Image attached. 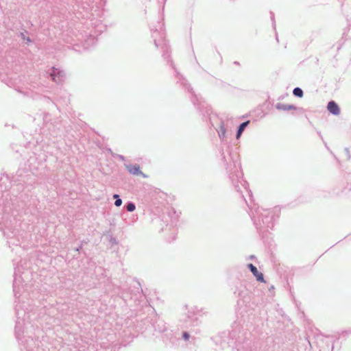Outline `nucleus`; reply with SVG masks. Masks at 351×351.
<instances>
[{"label":"nucleus","mask_w":351,"mask_h":351,"mask_svg":"<svg viewBox=\"0 0 351 351\" xmlns=\"http://www.w3.org/2000/svg\"><path fill=\"white\" fill-rule=\"evenodd\" d=\"M21 274H25L19 266L15 267L13 291L16 303V338L21 351H51L44 331L38 326L35 327L32 323L37 317L36 310L31 306L29 301L23 300L27 294L25 292ZM51 351H56V349L53 348Z\"/></svg>","instance_id":"obj_1"},{"label":"nucleus","mask_w":351,"mask_h":351,"mask_svg":"<svg viewBox=\"0 0 351 351\" xmlns=\"http://www.w3.org/2000/svg\"><path fill=\"white\" fill-rule=\"evenodd\" d=\"M154 45L156 48L160 47L162 51V56L163 59L167 61V64L172 67L175 71L176 77L178 79V82L180 83L189 93L191 94V100L195 106L199 110L202 112L203 117L210 116L212 112L211 108L204 101H202L201 97L195 93L191 84L188 82L175 67L173 60L171 59L170 47L165 38V33L163 32H158L157 29L152 32V35Z\"/></svg>","instance_id":"obj_2"},{"label":"nucleus","mask_w":351,"mask_h":351,"mask_svg":"<svg viewBox=\"0 0 351 351\" xmlns=\"http://www.w3.org/2000/svg\"><path fill=\"white\" fill-rule=\"evenodd\" d=\"M219 153L221 165L226 169L236 191L241 193V197H243V191L241 190V186L246 191L248 195L252 197V191L247 188V182L243 179V172L241 169L239 155L237 153H233L229 145H225L221 146Z\"/></svg>","instance_id":"obj_3"},{"label":"nucleus","mask_w":351,"mask_h":351,"mask_svg":"<svg viewBox=\"0 0 351 351\" xmlns=\"http://www.w3.org/2000/svg\"><path fill=\"white\" fill-rule=\"evenodd\" d=\"M250 197L249 202L244 197H243L248 206L250 211L249 215L254 222L257 231L260 234H263L269 230H272L274 226V215L276 210L274 209H264L256 205L252 206V196Z\"/></svg>","instance_id":"obj_4"},{"label":"nucleus","mask_w":351,"mask_h":351,"mask_svg":"<svg viewBox=\"0 0 351 351\" xmlns=\"http://www.w3.org/2000/svg\"><path fill=\"white\" fill-rule=\"evenodd\" d=\"M231 290L234 297L237 298L239 306H246L250 302L252 293L247 289L245 281L237 280L232 285Z\"/></svg>","instance_id":"obj_5"},{"label":"nucleus","mask_w":351,"mask_h":351,"mask_svg":"<svg viewBox=\"0 0 351 351\" xmlns=\"http://www.w3.org/2000/svg\"><path fill=\"white\" fill-rule=\"evenodd\" d=\"M237 330H232L229 333V337L231 339L230 341L227 343L228 346L232 348H236L238 351H243V350L247 349V348L245 347V346H243V344H246V346H248L250 343H247V341H244L243 338V334L242 335H239L237 337Z\"/></svg>","instance_id":"obj_6"},{"label":"nucleus","mask_w":351,"mask_h":351,"mask_svg":"<svg viewBox=\"0 0 351 351\" xmlns=\"http://www.w3.org/2000/svg\"><path fill=\"white\" fill-rule=\"evenodd\" d=\"M199 313V310L197 307H192L191 309L188 310L186 313V322H189L190 324L193 326H197L201 324V320L199 319L197 314Z\"/></svg>","instance_id":"obj_7"},{"label":"nucleus","mask_w":351,"mask_h":351,"mask_svg":"<svg viewBox=\"0 0 351 351\" xmlns=\"http://www.w3.org/2000/svg\"><path fill=\"white\" fill-rule=\"evenodd\" d=\"M49 75H50L51 80L56 84L62 83L65 77L64 72L62 70L57 69L54 66H52L50 69Z\"/></svg>","instance_id":"obj_8"},{"label":"nucleus","mask_w":351,"mask_h":351,"mask_svg":"<svg viewBox=\"0 0 351 351\" xmlns=\"http://www.w3.org/2000/svg\"><path fill=\"white\" fill-rule=\"evenodd\" d=\"M125 167L126 169L129 171L130 174L134 176H141L143 178H147V175L143 173L141 170L140 166L137 164L132 165V164H125Z\"/></svg>","instance_id":"obj_9"},{"label":"nucleus","mask_w":351,"mask_h":351,"mask_svg":"<svg viewBox=\"0 0 351 351\" xmlns=\"http://www.w3.org/2000/svg\"><path fill=\"white\" fill-rule=\"evenodd\" d=\"M247 267L248 269L252 273L254 276L256 278V280L261 282H265L264 276L260 272L256 266H254L252 263H248L247 265Z\"/></svg>","instance_id":"obj_10"},{"label":"nucleus","mask_w":351,"mask_h":351,"mask_svg":"<svg viewBox=\"0 0 351 351\" xmlns=\"http://www.w3.org/2000/svg\"><path fill=\"white\" fill-rule=\"evenodd\" d=\"M327 109L333 115H338L340 113V108L338 104L333 100L328 103Z\"/></svg>","instance_id":"obj_11"},{"label":"nucleus","mask_w":351,"mask_h":351,"mask_svg":"<svg viewBox=\"0 0 351 351\" xmlns=\"http://www.w3.org/2000/svg\"><path fill=\"white\" fill-rule=\"evenodd\" d=\"M179 338H178L173 333L172 330H167L163 336V341H169L170 343L174 345L176 343L177 341Z\"/></svg>","instance_id":"obj_12"},{"label":"nucleus","mask_w":351,"mask_h":351,"mask_svg":"<svg viewBox=\"0 0 351 351\" xmlns=\"http://www.w3.org/2000/svg\"><path fill=\"white\" fill-rule=\"evenodd\" d=\"M218 136L222 142H224L226 139V129L224 125V122L220 121L219 128L216 129Z\"/></svg>","instance_id":"obj_13"},{"label":"nucleus","mask_w":351,"mask_h":351,"mask_svg":"<svg viewBox=\"0 0 351 351\" xmlns=\"http://www.w3.org/2000/svg\"><path fill=\"white\" fill-rule=\"evenodd\" d=\"M276 108L279 110L287 111L291 110H296L298 108L293 104H285L282 103H277Z\"/></svg>","instance_id":"obj_14"},{"label":"nucleus","mask_w":351,"mask_h":351,"mask_svg":"<svg viewBox=\"0 0 351 351\" xmlns=\"http://www.w3.org/2000/svg\"><path fill=\"white\" fill-rule=\"evenodd\" d=\"M250 121L248 120V121H244V122H243V123L239 124V125L237 128V132H236V138H237V139L240 138V137L241 136L243 131L247 127V125L250 124Z\"/></svg>","instance_id":"obj_15"},{"label":"nucleus","mask_w":351,"mask_h":351,"mask_svg":"<svg viewBox=\"0 0 351 351\" xmlns=\"http://www.w3.org/2000/svg\"><path fill=\"white\" fill-rule=\"evenodd\" d=\"M154 327L156 331H158L159 332H164L165 333L166 331L168 330L167 328L165 326V324L163 321L159 320L157 321L154 324Z\"/></svg>","instance_id":"obj_16"},{"label":"nucleus","mask_w":351,"mask_h":351,"mask_svg":"<svg viewBox=\"0 0 351 351\" xmlns=\"http://www.w3.org/2000/svg\"><path fill=\"white\" fill-rule=\"evenodd\" d=\"M169 216L171 218V226H176L178 222V215L176 214V212L173 208H171L169 212Z\"/></svg>","instance_id":"obj_17"},{"label":"nucleus","mask_w":351,"mask_h":351,"mask_svg":"<svg viewBox=\"0 0 351 351\" xmlns=\"http://www.w3.org/2000/svg\"><path fill=\"white\" fill-rule=\"evenodd\" d=\"M182 338L185 341H189V343H195V341L196 340V338L195 337H192L187 331L182 332Z\"/></svg>","instance_id":"obj_18"},{"label":"nucleus","mask_w":351,"mask_h":351,"mask_svg":"<svg viewBox=\"0 0 351 351\" xmlns=\"http://www.w3.org/2000/svg\"><path fill=\"white\" fill-rule=\"evenodd\" d=\"M293 95L299 98H302L304 95L303 90L300 87H295L293 90Z\"/></svg>","instance_id":"obj_19"},{"label":"nucleus","mask_w":351,"mask_h":351,"mask_svg":"<svg viewBox=\"0 0 351 351\" xmlns=\"http://www.w3.org/2000/svg\"><path fill=\"white\" fill-rule=\"evenodd\" d=\"M125 207L128 212H133L136 209V205L132 202H128L125 205Z\"/></svg>","instance_id":"obj_20"},{"label":"nucleus","mask_w":351,"mask_h":351,"mask_svg":"<svg viewBox=\"0 0 351 351\" xmlns=\"http://www.w3.org/2000/svg\"><path fill=\"white\" fill-rule=\"evenodd\" d=\"M113 198L115 199L114 201V205L117 206V207H119L121 206L122 204V199H121L119 195L118 194H114L113 195Z\"/></svg>","instance_id":"obj_21"},{"label":"nucleus","mask_w":351,"mask_h":351,"mask_svg":"<svg viewBox=\"0 0 351 351\" xmlns=\"http://www.w3.org/2000/svg\"><path fill=\"white\" fill-rule=\"evenodd\" d=\"M20 36L21 38L23 40H26V43H32V40H31V38L29 37H27L25 34V32H21L20 33Z\"/></svg>","instance_id":"obj_22"},{"label":"nucleus","mask_w":351,"mask_h":351,"mask_svg":"<svg viewBox=\"0 0 351 351\" xmlns=\"http://www.w3.org/2000/svg\"><path fill=\"white\" fill-rule=\"evenodd\" d=\"M112 156L114 157V158H119V160H121V161H125V158L124 156L123 155H120V154H114V153H112Z\"/></svg>","instance_id":"obj_23"},{"label":"nucleus","mask_w":351,"mask_h":351,"mask_svg":"<svg viewBox=\"0 0 351 351\" xmlns=\"http://www.w3.org/2000/svg\"><path fill=\"white\" fill-rule=\"evenodd\" d=\"M109 241L112 245H117L118 243L117 239L113 237H110Z\"/></svg>","instance_id":"obj_24"},{"label":"nucleus","mask_w":351,"mask_h":351,"mask_svg":"<svg viewBox=\"0 0 351 351\" xmlns=\"http://www.w3.org/2000/svg\"><path fill=\"white\" fill-rule=\"evenodd\" d=\"M270 14H271V20L272 21V24H273L274 28L275 29L276 28V25H275L274 14L272 12H271Z\"/></svg>","instance_id":"obj_25"},{"label":"nucleus","mask_w":351,"mask_h":351,"mask_svg":"<svg viewBox=\"0 0 351 351\" xmlns=\"http://www.w3.org/2000/svg\"><path fill=\"white\" fill-rule=\"evenodd\" d=\"M136 284L138 285V287H136V291L138 292V294H140L141 292H143V289L141 288V284L138 282H136Z\"/></svg>","instance_id":"obj_26"},{"label":"nucleus","mask_w":351,"mask_h":351,"mask_svg":"<svg viewBox=\"0 0 351 351\" xmlns=\"http://www.w3.org/2000/svg\"><path fill=\"white\" fill-rule=\"evenodd\" d=\"M345 152H346V154H347L348 158L350 159V154L349 149L346 147L345 148Z\"/></svg>","instance_id":"obj_27"},{"label":"nucleus","mask_w":351,"mask_h":351,"mask_svg":"<svg viewBox=\"0 0 351 351\" xmlns=\"http://www.w3.org/2000/svg\"><path fill=\"white\" fill-rule=\"evenodd\" d=\"M247 259L249 260H254V259H256V256L254 255H250Z\"/></svg>","instance_id":"obj_28"},{"label":"nucleus","mask_w":351,"mask_h":351,"mask_svg":"<svg viewBox=\"0 0 351 351\" xmlns=\"http://www.w3.org/2000/svg\"><path fill=\"white\" fill-rule=\"evenodd\" d=\"M88 242V241L83 240V241H81V245H80L83 246V245L87 244Z\"/></svg>","instance_id":"obj_29"},{"label":"nucleus","mask_w":351,"mask_h":351,"mask_svg":"<svg viewBox=\"0 0 351 351\" xmlns=\"http://www.w3.org/2000/svg\"><path fill=\"white\" fill-rule=\"evenodd\" d=\"M82 246L80 245L79 247L75 248V252H80V250L82 249Z\"/></svg>","instance_id":"obj_30"},{"label":"nucleus","mask_w":351,"mask_h":351,"mask_svg":"<svg viewBox=\"0 0 351 351\" xmlns=\"http://www.w3.org/2000/svg\"><path fill=\"white\" fill-rule=\"evenodd\" d=\"M317 134H318V136L321 138V139H322V141H324L323 136H322V133H321V132H320V131H317Z\"/></svg>","instance_id":"obj_31"},{"label":"nucleus","mask_w":351,"mask_h":351,"mask_svg":"<svg viewBox=\"0 0 351 351\" xmlns=\"http://www.w3.org/2000/svg\"><path fill=\"white\" fill-rule=\"evenodd\" d=\"M323 142H324V144L325 147L327 148V149L330 150L329 147L327 145V143L324 141H323Z\"/></svg>","instance_id":"obj_32"},{"label":"nucleus","mask_w":351,"mask_h":351,"mask_svg":"<svg viewBox=\"0 0 351 351\" xmlns=\"http://www.w3.org/2000/svg\"><path fill=\"white\" fill-rule=\"evenodd\" d=\"M108 152H110L111 154H112V153H113V152H112L111 149H108Z\"/></svg>","instance_id":"obj_33"},{"label":"nucleus","mask_w":351,"mask_h":351,"mask_svg":"<svg viewBox=\"0 0 351 351\" xmlns=\"http://www.w3.org/2000/svg\"><path fill=\"white\" fill-rule=\"evenodd\" d=\"M276 39L277 40H278V36H277V35H276Z\"/></svg>","instance_id":"obj_34"},{"label":"nucleus","mask_w":351,"mask_h":351,"mask_svg":"<svg viewBox=\"0 0 351 351\" xmlns=\"http://www.w3.org/2000/svg\"><path fill=\"white\" fill-rule=\"evenodd\" d=\"M166 0H163V1H165Z\"/></svg>","instance_id":"obj_35"}]
</instances>
